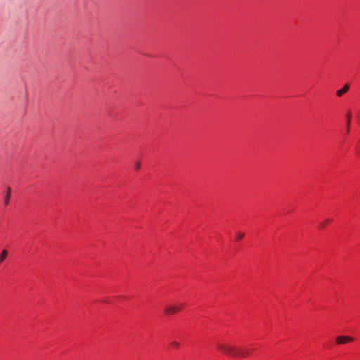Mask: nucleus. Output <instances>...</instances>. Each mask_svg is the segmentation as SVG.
<instances>
[{
	"mask_svg": "<svg viewBox=\"0 0 360 360\" xmlns=\"http://www.w3.org/2000/svg\"><path fill=\"white\" fill-rule=\"evenodd\" d=\"M217 349L219 352L231 357H237L238 349L227 344H218Z\"/></svg>",
	"mask_w": 360,
	"mask_h": 360,
	"instance_id": "1",
	"label": "nucleus"
},
{
	"mask_svg": "<svg viewBox=\"0 0 360 360\" xmlns=\"http://www.w3.org/2000/svg\"><path fill=\"white\" fill-rule=\"evenodd\" d=\"M179 311V305L173 304H167L165 307L164 312L166 315H173L177 313Z\"/></svg>",
	"mask_w": 360,
	"mask_h": 360,
	"instance_id": "2",
	"label": "nucleus"
},
{
	"mask_svg": "<svg viewBox=\"0 0 360 360\" xmlns=\"http://www.w3.org/2000/svg\"><path fill=\"white\" fill-rule=\"evenodd\" d=\"M353 340V338L345 335L339 336L336 338V342L339 345L345 344L349 342H352Z\"/></svg>",
	"mask_w": 360,
	"mask_h": 360,
	"instance_id": "3",
	"label": "nucleus"
},
{
	"mask_svg": "<svg viewBox=\"0 0 360 360\" xmlns=\"http://www.w3.org/2000/svg\"><path fill=\"white\" fill-rule=\"evenodd\" d=\"M250 355V351L247 349H238L237 358L247 357Z\"/></svg>",
	"mask_w": 360,
	"mask_h": 360,
	"instance_id": "4",
	"label": "nucleus"
},
{
	"mask_svg": "<svg viewBox=\"0 0 360 360\" xmlns=\"http://www.w3.org/2000/svg\"><path fill=\"white\" fill-rule=\"evenodd\" d=\"M349 88V84H345L344 86L341 89H339L336 91V95L338 97L342 96L344 94H345L348 91Z\"/></svg>",
	"mask_w": 360,
	"mask_h": 360,
	"instance_id": "5",
	"label": "nucleus"
},
{
	"mask_svg": "<svg viewBox=\"0 0 360 360\" xmlns=\"http://www.w3.org/2000/svg\"><path fill=\"white\" fill-rule=\"evenodd\" d=\"M10 198H11V188L8 187L7 188V192H6V196L4 198V204H5V205H8Z\"/></svg>",
	"mask_w": 360,
	"mask_h": 360,
	"instance_id": "6",
	"label": "nucleus"
},
{
	"mask_svg": "<svg viewBox=\"0 0 360 360\" xmlns=\"http://www.w3.org/2000/svg\"><path fill=\"white\" fill-rule=\"evenodd\" d=\"M351 117H352V114H351V112L349 111L347 113V134L349 131V125H350V122H351Z\"/></svg>",
	"mask_w": 360,
	"mask_h": 360,
	"instance_id": "7",
	"label": "nucleus"
},
{
	"mask_svg": "<svg viewBox=\"0 0 360 360\" xmlns=\"http://www.w3.org/2000/svg\"><path fill=\"white\" fill-rule=\"evenodd\" d=\"M8 252L6 250H3L0 254V264L2 263L6 258Z\"/></svg>",
	"mask_w": 360,
	"mask_h": 360,
	"instance_id": "8",
	"label": "nucleus"
},
{
	"mask_svg": "<svg viewBox=\"0 0 360 360\" xmlns=\"http://www.w3.org/2000/svg\"><path fill=\"white\" fill-rule=\"evenodd\" d=\"M331 221H332V220H331V219H326V220L323 221L319 224V229H323V228L326 226V224H328V223H330V222H331Z\"/></svg>",
	"mask_w": 360,
	"mask_h": 360,
	"instance_id": "9",
	"label": "nucleus"
},
{
	"mask_svg": "<svg viewBox=\"0 0 360 360\" xmlns=\"http://www.w3.org/2000/svg\"><path fill=\"white\" fill-rule=\"evenodd\" d=\"M170 347H173L174 349H179V347H180V345L179 342H176V341H173L170 343Z\"/></svg>",
	"mask_w": 360,
	"mask_h": 360,
	"instance_id": "10",
	"label": "nucleus"
},
{
	"mask_svg": "<svg viewBox=\"0 0 360 360\" xmlns=\"http://www.w3.org/2000/svg\"><path fill=\"white\" fill-rule=\"evenodd\" d=\"M245 234L243 232L238 231L236 233V240H239L244 237Z\"/></svg>",
	"mask_w": 360,
	"mask_h": 360,
	"instance_id": "11",
	"label": "nucleus"
},
{
	"mask_svg": "<svg viewBox=\"0 0 360 360\" xmlns=\"http://www.w3.org/2000/svg\"><path fill=\"white\" fill-rule=\"evenodd\" d=\"M141 167V162L139 161H136L134 162V169L136 170H139Z\"/></svg>",
	"mask_w": 360,
	"mask_h": 360,
	"instance_id": "12",
	"label": "nucleus"
},
{
	"mask_svg": "<svg viewBox=\"0 0 360 360\" xmlns=\"http://www.w3.org/2000/svg\"><path fill=\"white\" fill-rule=\"evenodd\" d=\"M176 304L179 305V311L184 307V304Z\"/></svg>",
	"mask_w": 360,
	"mask_h": 360,
	"instance_id": "13",
	"label": "nucleus"
}]
</instances>
